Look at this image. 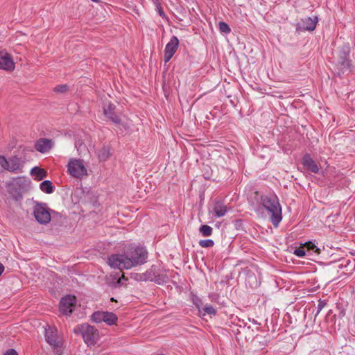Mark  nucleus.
<instances>
[{
    "label": "nucleus",
    "mask_w": 355,
    "mask_h": 355,
    "mask_svg": "<svg viewBox=\"0 0 355 355\" xmlns=\"http://www.w3.org/2000/svg\"><path fill=\"white\" fill-rule=\"evenodd\" d=\"M148 252L141 246H131L125 254H112L108 257V264L113 268L130 269L146 262Z\"/></svg>",
    "instance_id": "obj_1"
},
{
    "label": "nucleus",
    "mask_w": 355,
    "mask_h": 355,
    "mask_svg": "<svg viewBox=\"0 0 355 355\" xmlns=\"http://www.w3.org/2000/svg\"><path fill=\"white\" fill-rule=\"evenodd\" d=\"M6 186L12 199L19 202L23 199V195L31 189V181L25 176H18L8 181Z\"/></svg>",
    "instance_id": "obj_2"
},
{
    "label": "nucleus",
    "mask_w": 355,
    "mask_h": 355,
    "mask_svg": "<svg viewBox=\"0 0 355 355\" xmlns=\"http://www.w3.org/2000/svg\"><path fill=\"white\" fill-rule=\"evenodd\" d=\"M33 216L37 222H51L62 220L64 217L61 213L51 209L46 203L35 202L33 209Z\"/></svg>",
    "instance_id": "obj_3"
},
{
    "label": "nucleus",
    "mask_w": 355,
    "mask_h": 355,
    "mask_svg": "<svg viewBox=\"0 0 355 355\" xmlns=\"http://www.w3.org/2000/svg\"><path fill=\"white\" fill-rule=\"evenodd\" d=\"M263 207L270 216L271 222H281L282 207L275 197H266L263 199Z\"/></svg>",
    "instance_id": "obj_4"
},
{
    "label": "nucleus",
    "mask_w": 355,
    "mask_h": 355,
    "mask_svg": "<svg viewBox=\"0 0 355 355\" xmlns=\"http://www.w3.org/2000/svg\"><path fill=\"white\" fill-rule=\"evenodd\" d=\"M24 162L18 156H12L6 158L0 155V168L6 170L13 173L23 172Z\"/></svg>",
    "instance_id": "obj_5"
},
{
    "label": "nucleus",
    "mask_w": 355,
    "mask_h": 355,
    "mask_svg": "<svg viewBox=\"0 0 355 355\" xmlns=\"http://www.w3.org/2000/svg\"><path fill=\"white\" fill-rule=\"evenodd\" d=\"M67 173L77 179H82L87 175V169L83 159L71 158L69 160Z\"/></svg>",
    "instance_id": "obj_6"
},
{
    "label": "nucleus",
    "mask_w": 355,
    "mask_h": 355,
    "mask_svg": "<svg viewBox=\"0 0 355 355\" xmlns=\"http://www.w3.org/2000/svg\"><path fill=\"white\" fill-rule=\"evenodd\" d=\"M78 329L81 332L85 343L87 345H94L98 338V331L94 327L83 324L78 326Z\"/></svg>",
    "instance_id": "obj_7"
},
{
    "label": "nucleus",
    "mask_w": 355,
    "mask_h": 355,
    "mask_svg": "<svg viewBox=\"0 0 355 355\" xmlns=\"http://www.w3.org/2000/svg\"><path fill=\"white\" fill-rule=\"evenodd\" d=\"M76 305V297L74 295H68L61 298L59 310L63 315L69 316L74 311Z\"/></svg>",
    "instance_id": "obj_8"
},
{
    "label": "nucleus",
    "mask_w": 355,
    "mask_h": 355,
    "mask_svg": "<svg viewBox=\"0 0 355 355\" xmlns=\"http://www.w3.org/2000/svg\"><path fill=\"white\" fill-rule=\"evenodd\" d=\"M91 319L96 323L104 322L108 325H112L116 323L118 318L112 312L96 311L92 315Z\"/></svg>",
    "instance_id": "obj_9"
},
{
    "label": "nucleus",
    "mask_w": 355,
    "mask_h": 355,
    "mask_svg": "<svg viewBox=\"0 0 355 355\" xmlns=\"http://www.w3.org/2000/svg\"><path fill=\"white\" fill-rule=\"evenodd\" d=\"M45 338L48 343L57 349L58 355H61L59 351L60 350L62 341L57 335V331L53 328L46 329Z\"/></svg>",
    "instance_id": "obj_10"
},
{
    "label": "nucleus",
    "mask_w": 355,
    "mask_h": 355,
    "mask_svg": "<svg viewBox=\"0 0 355 355\" xmlns=\"http://www.w3.org/2000/svg\"><path fill=\"white\" fill-rule=\"evenodd\" d=\"M178 46L179 40L176 36H173L165 46L164 60L166 63L172 58Z\"/></svg>",
    "instance_id": "obj_11"
},
{
    "label": "nucleus",
    "mask_w": 355,
    "mask_h": 355,
    "mask_svg": "<svg viewBox=\"0 0 355 355\" xmlns=\"http://www.w3.org/2000/svg\"><path fill=\"white\" fill-rule=\"evenodd\" d=\"M103 114L108 119L116 124H120L121 119L119 115H117L115 109L116 107L111 103H106L103 105Z\"/></svg>",
    "instance_id": "obj_12"
},
{
    "label": "nucleus",
    "mask_w": 355,
    "mask_h": 355,
    "mask_svg": "<svg viewBox=\"0 0 355 355\" xmlns=\"http://www.w3.org/2000/svg\"><path fill=\"white\" fill-rule=\"evenodd\" d=\"M15 64L10 54L6 51L0 52V69L6 71H13Z\"/></svg>",
    "instance_id": "obj_13"
},
{
    "label": "nucleus",
    "mask_w": 355,
    "mask_h": 355,
    "mask_svg": "<svg viewBox=\"0 0 355 355\" xmlns=\"http://www.w3.org/2000/svg\"><path fill=\"white\" fill-rule=\"evenodd\" d=\"M150 272L152 279L151 282H155L157 284H162L166 282L168 279V277L166 274V270H160V268L157 266H153L150 268Z\"/></svg>",
    "instance_id": "obj_14"
},
{
    "label": "nucleus",
    "mask_w": 355,
    "mask_h": 355,
    "mask_svg": "<svg viewBox=\"0 0 355 355\" xmlns=\"http://www.w3.org/2000/svg\"><path fill=\"white\" fill-rule=\"evenodd\" d=\"M304 167L313 173H318L320 168L315 162L308 154L305 155L302 160Z\"/></svg>",
    "instance_id": "obj_15"
},
{
    "label": "nucleus",
    "mask_w": 355,
    "mask_h": 355,
    "mask_svg": "<svg viewBox=\"0 0 355 355\" xmlns=\"http://www.w3.org/2000/svg\"><path fill=\"white\" fill-rule=\"evenodd\" d=\"M53 144L51 140L48 139H40L36 141L35 144V149L42 153L48 152L53 146Z\"/></svg>",
    "instance_id": "obj_16"
},
{
    "label": "nucleus",
    "mask_w": 355,
    "mask_h": 355,
    "mask_svg": "<svg viewBox=\"0 0 355 355\" xmlns=\"http://www.w3.org/2000/svg\"><path fill=\"white\" fill-rule=\"evenodd\" d=\"M318 23V17H305L302 20L301 28L304 31H313Z\"/></svg>",
    "instance_id": "obj_17"
},
{
    "label": "nucleus",
    "mask_w": 355,
    "mask_h": 355,
    "mask_svg": "<svg viewBox=\"0 0 355 355\" xmlns=\"http://www.w3.org/2000/svg\"><path fill=\"white\" fill-rule=\"evenodd\" d=\"M31 175L34 177L35 180L40 181L46 178L47 174L44 169L35 166L31 169Z\"/></svg>",
    "instance_id": "obj_18"
},
{
    "label": "nucleus",
    "mask_w": 355,
    "mask_h": 355,
    "mask_svg": "<svg viewBox=\"0 0 355 355\" xmlns=\"http://www.w3.org/2000/svg\"><path fill=\"white\" fill-rule=\"evenodd\" d=\"M214 212L217 217L223 216L227 212L226 207L221 202H217L214 206Z\"/></svg>",
    "instance_id": "obj_19"
},
{
    "label": "nucleus",
    "mask_w": 355,
    "mask_h": 355,
    "mask_svg": "<svg viewBox=\"0 0 355 355\" xmlns=\"http://www.w3.org/2000/svg\"><path fill=\"white\" fill-rule=\"evenodd\" d=\"M110 155V148L103 146L97 152V156L101 161H105Z\"/></svg>",
    "instance_id": "obj_20"
},
{
    "label": "nucleus",
    "mask_w": 355,
    "mask_h": 355,
    "mask_svg": "<svg viewBox=\"0 0 355 355\" xmlns=\"http://www.w3.org/2000/svg\"><path fill=\"white\" fill-rule=\"evenodd\" d=\"M40 189L46 193H51L53 191V187L51 181L44 180L40 184Z\"/></svg>",
    "instance_id": "obj_21"
},
{
    "label": "nucleus",
    "mask_w": 355,
    "mask_h": 355,
    "mask_svg": "<svg viewBox=\"0 0 355 355\" xmlns=\"http://www.w3.org/2000/svg\"><path fill=\"white\" fill-rule=\"evenodd\" d=\"M198 230L200 234L204 237L211 236L213 234V228L208 225H202Z\"/></svg>",
    "instance_id": "obj_22"
},
{
    "label": "nucleus",
    "mask_w": 355,
    "mask_h": 355,
    "mask_svg": "<svg viewBox=\"0 0 355 355\" xmlns=\"http://www.w3.org/2000/svg\"><path fill=\"white\" fill-rule=\"evenodd\" d=\"M150 272H152V271H150V269H149L144 273H141V274L136 273V274H135L134 278H135V279H136L137 281H150L151 282L152 277L150 276L151 275Z\"/></svg>",
    "instance_id": "obj_23"
},
{
    "label": "nucleus",
    "mask_w": 355,
    "mask_h": 355,
    "mask_svg": "<svg viewBox=\"0 0 355 355\" xmlns=\"http://www.w3.org/2000/svg\"><path fill=\"white\" fill-rule=\"evenodd\" d=\"M302 245L304 248H306L308 250H313L316 253H320V250L315 246V245L312 241H307L304 243H302Z\"/></svg>",
    "instance_id": "obj_24"
},
{
    "label": "nucleus",
    "mask_w": 355,
    "mask_h": 355,
    "mask_svg": "<svg viewBox=\"0 0 355 355\" xmlns=\"http://www.w3.org/2000/svg\"><path fill=\"white\" fill-rule=\"evenodd\" d=\"M199 245L202 248H211L214 245V241L212 239H205V240H200Z\"/></svg>",
    "instance_id": "obj_25"
},
{
    "label": "nucleus",
    "mask_w": 355,
    "mask_h": 355,
    "mask_svg": "<svg viewBox=\"0 0 355 355\" xmlns=\"http://www.w3.org/2000/svg\"><path fill=\"white\" fill-rule=\"evenodd\" d=\"M218 28L221 33L228 34L231 32L229 25L224 21H220L218 23Z\"/></svg>",
    "instance_id": "obj_26"
},
{
    "label": "nucleus",
    "mask_w": 355,
    "mask_h": 355,
    "mask_svg": "<svg viewBox=\"0 0 355 355\" xmlns=\"http://www.w3.org/2000/svg\"><path fill=\"white\" fill-rule=\"evenodd\" d=\"M203 310L205 313L209 315H215L216 314V309L211 305H205L203 308Z\"/></svg>",
    "instance_id": "obj_27"
},
{
    "label": "nucleus",
    "mask_w": 355,
    "mask_h": 355,
    "mask_svg": "<svg viewBox=\"0 0 355 355\" xmlns=\"http://www.w3.org/2000/svg\"><path fill=\"white\" fill-rule=\"evenodd\" d=\"M293 254L297 257H303L305 256L306 252L304 247L301 245L300 248L295 249Z\"/></svg>",
    "instance_id": "obj_28"
},
{
    "label": "nucleus",
    "mask_w": 355,
    "mask_h": 355,
    "mask_svg": "<svg viewBox=\"0 0 355 355\" xmlns=\"http://www.w3.org/2000/svg\"><path fill=\"white\" fill-rule=\"evenodd\" d=\"M155 6L156 8V10L157 12H158V14L159 15V16H161L162 17H166V15L161 6V3L160 2L158 3V4H155Z\"/></svg>",
    "instance_id": "obj_29"
},
{
    "label": "nucleus",
    "mask_w": 355,
    "mask_h": 355,
    "mask_svg": "<svg viewBox=\"0 0 355 355\" xmlns=\"http://www.w3.org/2000/svg\"><path fill=\"white\" fill-rule=\"evenodd\" d=\"M67 87L66 85H59L55 87V91L58 92H64L67 91Z\"/></svg>",
    "instance_id": "obj_30"
},
{
    "label": "nucleus",
    "mask_w": 355,
    "mask_h": 355,
    "mask_svg": "<svg viewBox=\"0 0 355 355\" xmlns=\"http://www.w3.org/2000/svg\"><path fill=\"white\" fill-rule=\"evenodd\" d=\"M4 355H18L17 352L13 349H10L6 352Z\"/></svg>",
    "instance_id": "obj_31"
},
{
    "label": "nucleus",
    "mask_w": 355,
    "mask_h": 355,
    "mask_svg": "<svg viewBox=\"0 0 355 355\" xmlns=\"http://www.w3.org/2000/svg\"><path fill=\"white\" fill-rule=\"evenodd\" d=\"M194 304L196 306V307L200 310V304H201L200 300H199L198 298H196V300L194 301Z\"/></svg>",
    "instance_id": "obj_32"
},
{
    "label": "nucleus",
    "mask_w": 355,
    "mask_h": 355,
    "mask_svg": "<svg viewBox=\"0 0 355 355\" xmlns=\"http://www.w3.org/2000/svg\"><path fill=\"white\" fill-rule=\"evenodd\" d=\"M3 270H4V266H3L2 263H0V275L2 274Z\"/></svg>",
    "instance_id": "obj_33"
},
{
    "label": "nucleus",
    "mask_w": 355,
    "mask_h": 355,
    "mask_svg": "<svg viewBox=\"0 0 355 355\" xmlns=\"http://www.w3.org/2000/svg\"><path fill=\"white\" fill-rule=\"evenodd\" d=\"M153 3V4H158V3H159V0H151Z\"/></svg>",
    "instance_id": "obj_34"
},
{
    "label": "nucleus",
    "mask_w": 355,
    "mask_h": 355,
    "mask_svg": "<svg viewBox=\"0 0 355 355\" xmlns=\"http://www.w3.org/2000/svg\"><path fill=\"white\" fill-rule=\"evenodd\" d=\"M275 228H277L279 226V223H272Z\"/></svg>",
    "instance_id": "obj_35"
},
{
    "label": "nucleus",
    "mask_w": 355,
    "mask_h": 355,
    "mask_svg": "<svg viewBox=\"0 0 355 355\" xmlns=\"http://www.w3.org/2000/svg\"><path fill=\"white\" fill-rule=\"evenodd\" d=\"M215 226H216V227L217 229H219L220 228V223H216Z\"/></svg>",
    "instance_id": "obj_36"
},
{
    "label": "nucleus",
    "mask_w": 355,
    "mask_h": 355,
    "mask_svg": "<svg viewBox=\"0 0 355 355\" xmlns=\"http://www.w3.org/2000/svg\"><path fill=\"white\" fill-rule=\"evenodd\" d=\"M117 284H119V285L122 284L121 283V279H119V280L117 281Z\"/></svg>",
    "instance_id": "obj_37"
},
{
    "label": "nucleus",
    "mask_w": 355,
    "mask_h": 355,
    "mask_svg": "<svg viewBox=\"0 0 355 355\" xmlns=\"http://www.w3.org/2000/svg\"><path fill=\"white\" fill-rule=\"evenodd\" d=\"M92 1H94V2H98V1H100V0H92Z\"/></svg>",
    "instance_id": "obj_38"
},
{
    "label": "nucleus",
    "mask_w": 355,
    "mask_h": 355,
    "mask_svg": "<svg viewBox=\"0 0 355 355\" xmlns=\"http://www.w3.org/2000/svg\"><path fill=\"white\" fill-rule=\"evenodd\" d=\"M329 228H330L331 230H334V229L331 228V227L330 225L329 226Z\"/></svg>",
    "instance_id": "obj_39"
},
{
    "label": "nucleus",
    "mask_w": 355,
    "mask_h": 355,
    "mask_svg": "<svg viewBox=\"0 0 355 355\" xmlns=\"http://www.w3.org/2000/svg\"><path fill=\"white\" fill-rule=\"evenodd\" d=\"M122 278L124 279V280H126V279H125V277L123 276Z\"/></svg>",
    "instance_id": "obj_40"
}]
</instances>
